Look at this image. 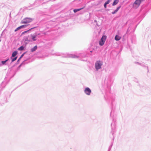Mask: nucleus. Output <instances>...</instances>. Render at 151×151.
I'll list each match as a JSON object with an SVG mask.
<instances>
[{
    "label": "nucleus",
    "instance_id": "17",
    "mask_svg": "<svg viewBox=\"0 0 151 151\" xmlns=\"http://www.w3.org/2000/svg\"><path fill=\"white\" fill-rule=\"evenodd\" d=\"M27 26V25H23L22 26H21V27L22 28H24L25 27H26Z\"/></svg>",
    "mask_w": 151,
    "mask_h": 151
},
{
    "label": "nucleus",
    "instance_id": "23",
    "mask_svg": "<svg viewBox=\"0 0 151 151\" xmlns=\"http://www.w3.org/2000/svg\"><path fill=\"white\" fill-rule=\"evenodd\" d=\"M40 34H38V35H40Z\"/></svg>",
    "mask_w": 151,
    "mask_h": 151
},
{
    "label": "nucleus",
    "instance_id": "19",
    "mask_svg": "<svg viewBox=\"0 0 151 151\" xmlns=\"http://www.w3.org/2000/svg\"><path fill=\"white\" fill-rule=\"evenodd\" d=\"M34 28H35V27H34V28H31V29H29V30H28V31H25V32H24V33H26V32H28V31H29L31 29H34Z\"/></svg>",
    "mask_w": 151,
    "mask_h": 151
},
{
    "label": "nucleus",
    "instance_id": "16",
    "mask_svg": "<svg viewBox=\"0 0 151 151\" xmlns=\"http://www.w3.org/2000/svg\"><path fill=\"white\" fill-rule=\"evenodd\" d=\"M8 59L6 60L5 61H3L1 62L3 64H4L8 60Z\"/></svg>",
    "mask_w": 151,
    "mask_h": 151
},
{
    "label": "nucleus",
    "instance_id": "11",
    "mask_svg": "<svg viewBox=\"0 0 151 151\" xmlns=\"http://www.w3.org/2000/svg\"><path fill=\"white\" fill-rule=\"evenodd\" d=\"M17 51H14V52L12 54V57H15L17 54Z\"/></svg>",
    "mask_w": 151,
    "mask_h": 151
},
{
    "label": "nucleus",
    "instance_id": "20",
    "mask_svg": "<svg viewBox=\"0 0 151 151\" xmlns=\"http://www.w3.org/2000/svg\"><path fill=\"white\" fill-rule=\"evenodd\" d=\"M106 4L105 3L104 4V7H105V8H106Z\"/></svg>",
    "mask_w": 151,
    "mask_h": 151
},
{
    "label": "nucleus",
    "instance_id": "10",
    "mask_svg": "<svg viewBox=\"0 0 151 151\" xmlns=\"http://www.w3.org/2000/svg\"><path fill=\"white\" fill-rule=\"evenodd\" d=\"M83 9V8H82L80 9H75L73 10V12H74L76 13L78 11H79L81 9Z\"/></svg>",
    "mask_w": 151,
    "mask_h": 151
},
{
    "label": "nucleus",
    "instance_id": "18",
    "mask_svg": "<svg viewBox=\"0 0 151 151\" xmlns=\"http://www.w3.org/2000/svg\"><path fill=\"white\" fill-rule=\"evenodd\" d=\"M110 2V0H108L107 1H106L105 3L106 4H109V2Z\"/></svg>",
    "mask_w": 151,
    "mask_h": 151
},
{
    "label": "nucleus",
    "instance_id": "9",
    "mask_svg": "<svg viewBox=\"0 0 151 151\" xmlns=\"http://www.w3.org/2000/svg\"><path fill=\"white\" fill-rule=\"evenodd\" d=\"M120 7L121 6L118 7L116 9L114 12H112V14H114L116 13V12H117V11H118V10L120 8Z\"/></svg>",
    "mask_w": 151,
    "mask_h": 151
},
{
    "label": "nucleus",
    "instance_id": "3",
    "mask_svg": "<svg viewBox=\"0 0 151 151\" xmlns=\"http://www.w3.org/2000/svg\"><path fill=\"white\" fill-rule=\"evenodd\" d=\"M142 1L141 0H136L133 4V6L135 8H137L139 6Z\"/></svg>",
    "mask_w": 151,
    "mask_h": 151
},
{
    "label": "nucleus",
    "instance_id": "8",
    "mask_svg": "<svg viewBox=\"0 0 151 151\" xmlns=\"http://www.w3.org/2000/svg\"><path fill=\"white\" fill-rule=\"evenodd\" d=\"M119 0H115L113 3L112 4L113 6H115L119 2Z\"/></svg>",
    "mask_w": 151,
    "mask_h": 151
},
{
    "label": "nucleus",
    "instance_id": "22",
    "mask_svg": "<svg viewBox=\"0 0 151 151\" xmlns=\"http://www.w3.org/2000/svg\"><path fill=\"white\" fill-rule=\"evenodd\" d=\"M144 0H141V1H143Z\"/></svg>",
    "mask_w": 151,
    "mask_h": 151
},
{
    "label": "nucleus",
    "instance_id": "21",
    "mask_svg": "<svg viewBox=\"0 0 151 151\" xmlns=\"http://www.w3.org/2000/svg\"><path fill=\"white\" fill-rule=\"evenodd\" d=\"M23 55H24V54H23L22 55H21V57H20V58L19 59H20L21 58L23 57Z\"/></svg>",
    "mask_w": 151,
    "mask_h": 151
},
{
    "label": "nucleus",
    "instance_id": "1",
    "mask_svg": "<svg viewBox=\"0 0 151 151\" xmlns=\"http://www.w3.org/2000/svg\"><path fill=\"white\" fill-rule=\"evenodd\" d=\"M33 20V19L31 18L26 17L23 19L21 22L22 24H27L32 22Z\"/></svg>",
    "mask_w": 151,
    "mask_h": 151
},
{
    "label": "nucleus",
    "instance_id": "6",
    "mask_svg": "<svg viewBox=\"0 0 151 151\" xmlns=\"http://www.w3.org/2000/svg\"><path fill=\"white\" fill-rule=\"evenodd\" d=\"M121 38V37L119 36L116 35L115 37V39L116 41L119 40Z\"/></svg>",
    "mask_w": 151,
    "mask_h": 151
},
{
    "label": "nucleus",
    "instance_id": "12",
    "mask_svg": "<svg viewBox=\"0 0 151 151\" xmlns=\"http://www.w3.org/2000/svg\"><path fill=\"white\" fill-rule=\"evenodd\" d=\"M37 49V46H35L34 47L31 49V51L32 52L35 51Z\"/></svg>",
    "mask_w": 151,
    "mask_h": 151
},
{
    "label": "nucleus",
    "instance_id": "15",
    "mask_svg": "<svg viewBox=\"0 0 151 151\" xmlns=\"http://www.w3.org/2000/svg\"><path fill=\"white\" fill-rule=\"evenodd\" d=\"M17 58V57H16L12 59V62H14V61H15V60H16Z\"/></svg>",
    "mask_w": 151,
    "mask_h": 151
},
{
    "label": "nucleus",
    "instance_id": "14",
    "mask_svg": "<svg viewBox=\"0 0 151 151\" xmlns=\"http://www.w3.org/2000/svg\"><path fill=\"white\" fill-rule=\"evenodd\" d=\"M22 29L21 27V26L18 27H17V28L15 30V32H16L17 31V30H18L20 29Z\"/></svg>",
    "mask_w": 151,
    "mask_h": 151
},
{
    "label": "nucleus",
    "instance_id": "13",
    "mask_svg": "<svg viewBox=\"0 0 151 151\" xmlns=\"http://www.w3.org/2000/svg\"><path fill=\"white\" fill-rule=\"evenodd\" d=\"M24 48V47L23 46H21L18 48V50H23Z\"/></svg>",
    "mask_w": 151,
    "mask_h": 151
},
{
    "label": "nucleus",
    "instance_id": "2",
    "mask_svg": "<svg viewBox=\"0 0 151 151\" xmlns=\"http://www.w3.org/2000/svg\"><path fill=\"white\" fill-rule=\"evenodd\" d=\"M106 36H103L101 37L99 42V45L101 46L103 45L106 40Z\"/></svg>",
    "mask_w": 151,
    "mask_h": 151
},
{
    "label": "nucleus",
    "instance_id": "4",
    "mask_svg": "<svg viewBox=\"0 0 151 151\" xmlns=\"http://www.w3.org/2000/svg\"><path fill=\"white\" fill-rule=\"evenodd\" d=\"M102 64L100 61H97L95 64V68L97 70H98L101 68Z\"/></svg>",
    "mask_w": 151,
    "mask_h": 151
},
{
    "label": "nucleus",
    "instance_id": "7",
    "mask_svg": "<svg viewBox=\"0 0 151 151\" xmlns=\"http://www.w3.org/2000/svg\"><path fill=\"white\" fill-rule=\"evenodd\" d=\"M31 36L32 37V39L33 41H35L36 40V38L37 37V35H31Z\"/></svg>",
    "mask_w": 151,
    "mask_h": 151
},
{
    "label": "nucleus",
    "instance_id": "5",
    "mask_svg": "<svg viewBox=\"0 0 151 151\" xmlns=\"http://www.w3.org/2000/svg\"><path fill=\"white\" fill-rule=\"evenodd\" d=\"M84 92L87 95H89L91 93V91L89 88L87 87L85 89Z\"/></svg>",
    "mask_w": 151,
    "mask_h": 151
}]
</instances>
